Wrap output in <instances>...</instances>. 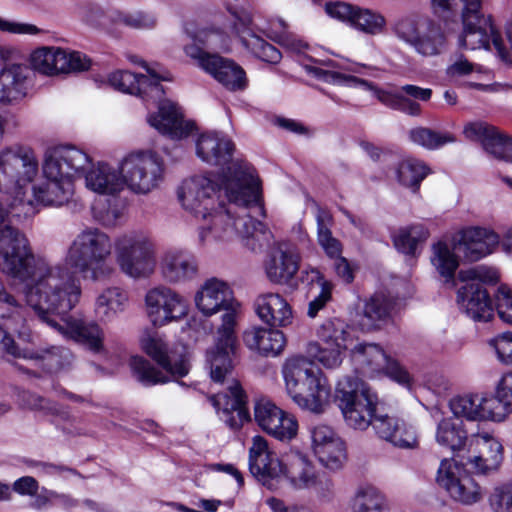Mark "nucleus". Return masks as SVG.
Here are the masks:
<instances>
[{
	"label": "nucleus",
	"instance_id": "f257e3e1",
	"mask_svg": "<svg viewBox=\"0 0 512 512\" xmlns=\"http://www.w3.org/2000/svg\"><path fill=\"white\" fill-rule=\"evenodd\" d=\"M82 287L78 279L61 266L50 271L23 288L25 305L39 321L65 338L71 339L94 353L104 350V331L95 321L65 318L80 302Z\"/></svg>",
	"mask_w": 512,
	"mask_h": 512
},
{
	"label": "nucleus",
	"instance_id": "f03ea898",
	"mask_svg": "<svg viewBox=\"0 0 512 512\" xmlns=\"http://www.w3.org/2000/svg\"><path fill=\"white\" fill-rule=\"evenodd\" d=\"M90 165L89 155L74 146L57 147L50 151L43 163L44 181L33 185L23 196L24 203L16 215H34L38 207H60L68 203L74 193V179L81 177Z\"/></svg>",
	"mask_w": 512,
	"mask_h": 512
},
{
	"label": "nucleus",
	"instance_id": "7ed1b4c3",
	"mask_svg": "<svg viewBox=\"0 0 512 512\" xmlns=\"http://www.w3.org/2000/svg\"><path fill=\"white\" fill-rule=\"evenodd\" d=\"M131 61L140 64L146 69L147 74H134L126 70H118L109 74L107 81L111 87L123 93L134 94L143 99L147 107L155 104L158 107L157 114L148 116V123L162 134L169 135L173 139L187 137L194 129V124L184 120L181 112L175 104L164 99V89L161 81H169L167 73H161L157 67H151L144 61H137L132 57Z\"/></svg>",
	"mask_w": 512,
	"mask_h": 512
},
{
	"label": "nucleus",
	"instance_id": "20e7f679",
	"mask_svg": "<svg viewBox=\"0 0 512 512\" xmlns=\"http://www.w3.org/2000/svg\"><path fill=\"white\" fill-rule=\"evenodd\" d=\"M234 145L218 133H204L196 143L198 157L211 165L228 166L220 174V186L230 203L240 207H254L264 215L259 178L254 168L245 161H231Z\"/></svg>",
	"mask_w": 512,
	"mask_h": 512
},
{
	"label": "nucleus",
	"instance_id": "39448f33",
	"mask_svg": "<svg viewBox=\"0 0 512 512\" xmlns=\"http://www.w3.org/2000/svg\"><path fill=\"white\" fill-rule=\"evenodd\" d=\"M24 198L8 194L0 200V270L22 281L33 282L53 268L46 258L32 253L25 235L14 223L31 215H16Z\"/></svg>",
	"mask_w": 512,
	"mask_h": 512
},
{
	"label": "nucleus",
	"instance_id": "423d86ee",
	"mask_svg": "<svg viewBox=\"0 0 512 512\" xmlns=\"http://www.w3.org/2000/svg\"><path fill=\"white\" fill-rule=\"evenodd\" d=\"M114 242L103 230L95 226L80 229L64 254V264H58L77 279L68 269L79 272L84 279L94 283L106 282L116 274L111 260Z\"/></svg>",
	"mask_w": 512,
	"mask_h": 512
},
{
	"label": "nucleus",
	"instance_id": "0eeeda50",
	"mask_svg": "<svg viewBox=\"0 0 512 512\" xmlns=\"http://www.w3.org/2000/svg\"><path fill=\"white\" fill-rule=\"evenodd\" d=\"M286 391L303 410L322 414L330 402L331 390L321 372L304 357L286 360L283 369Z\"/></svg>",
	"mask_w": 512,
	"mask_h": 512
},
{
	"label": "nucleus",
	"instance_id": "6e6552de",
	"mask_svg": "<svg viewBox=\"0 0 512 512\" xmlns=\"http://www.w3.org/2000/svg\"><path fill=\"white\" fill-rule=\"evenodd\" d=\"M232 211L226 208L223 202L210 210L209 215L199 228V242L207 245L212 242L231 241L236 237L243 239L255 238L257 241L266 239L268 233L266 226L249 215L234 218Z\"/></svg>",
	"mask_w": 512,
	"mask_h": 512
},
{
	"label": "nucleus",
	"instance_id": "1a4fd4ad",
	"mask_svg": "<svg viewBox=\"0 0 512 512\" xmlns=\"http://www.w3.org/2000/svg\"><path fill=\"white\" fill-rule=\"evenodd\" d=\"M115 260L120 271L138 280L151 277L157 266L153 241L143 232L130 231L115 238Z\"/></svg>",
	"mask_w": 512,
	"mask_h": 512
},
{
	"label": "nucleus",
	"instance_id": "9d476101",
	"mask_svg": "<svg viewBox=\"0 0 512 512\" xmlns=\"http://www.w3.org/2000/svg\"><path fill=\"white\" fill-rule=\"evenodd\" d=\"M392 31L398 40L423 57L440 55L447 46V37L440 23L415 14L398 18Z\"/></svg>",
	"mask_w": 512,
	"mask_h": 512
},
{
	"label": "nucleus",
	"instance_id": "9b49d317",
	"mask_svg": "<svg viewBox=\"0 0 512 512\" xmlns=\"http://www.w3.org/2000/svg\"><path fill=\"white\" fill-rule=\"evenodd\" d=\"M336 398L344 419L350 427L365 430L372 425L377 396L357 377L346 376L338 381Z\"/></svg>",
	"mask_w": 512,
	"mask_h": 512
},
{
	"label": "nucleus",
	"instance_id": "f8f14e48",
	"mask_svg": "<svg viewBox=\"0 0 512 512\" xmlns=\"http://www.w3.org/2000/svg\"><path fill=\"white\" fill-rule=\"evenodd\" d=\"M124 188L146 195L160 187L165 177L163 159L151 150L132 151L119 162Z\"/></svg>",
	"mask_w": 512,
	"mask_h": 512
},
{
	"label": "nucleus",
	"instance_id": "ddd939ff",
	"mask_svg": "<svg viewBox=\"0 0 512 512\" xmlns=\"http://www.w3.org/2000/svg\"><path fill=\"white\" fill-rule=\"evenodd\" d=\"M39 173L35 152L25 146H11L0 151V189L23 197L28 185Z\"/></svg>",
	"mask_w": 512,
	"mask_h": 512
},
{
	"label": "nucleus",
	"instance_id": "4468645a",
	"mask_svg": "<svg viewBox=\"0 0 512 512\" xmlns=\"http://www.w3.org/2000/svg\"><path fill=\"white\" fill-rule=\"evenodd\" d=\"M196 308L207 317L220 311L222 323L218 330L226 336L235 329L240 310V304L234 299L229 284L218 278H209L203 282L194 297Z\"/></svg>",
	"mask_w": 512,
	"mask_h": 512
},
{
	"label": "nucleus",
	"instance_id": "2eb2a0df",
	"mask_svg": "<svg viewBox=\"0 0 512 512\" xmlns=\"http://www.w3.org/2000/svg\"><path fill=\"white\" fill-rule=\"evenodd\" d=\"M317 342L308 345V353L327 369L338 368L343 354L354 344L349 326L340 319L325 321L317 330Z\"/></svg>",
	"mask_w": 512,
	"mask_h": 512
},
{
	"label": "nucleus",
	"instance_id": "dca6fc26",
	"mask_svg": "<svg viewBox=\"0 0 512 512\" xmlns=\"http://www.w3.org/2000/svg\"><path fill=\"white\" fill-rule=\"evenodd\" d=\"M458 279L465 282L457 292L460 309L475 321L487 322L493 317V307L482 282L491 281L484 267L461 270Z\"/></svg>",
	"mask_w": 512,
	"mask_h": 512
},
{
	"label": "nucleus",
	"instance_id": "f3484780",
	"mask_svg": "<svg viewBox=\"0 0 512 512\" xmlns=\"http://www.w3.org/2000/svg\"><path fill=\"white\" fill-rule=\"evenodd\" d=\"M283 478L293 489L312 491L322 499H329L334 492L332 480L319 472L313 462L299 452L285 455Z\"/></svg>",
	"mask_w": 512,
	"mask_h": 512
},
{
	"label": "nucleus",
	"instance_id": "a211bd4d",
	"mask_svg": "<svg viewBox=\"0 0 512 512\" xmlns=\"http://www.w3.org/2000/svg\"><path fill=\"white\" fill-rule=\"evenodd\" d=\"M436 481L459 504L471 506L483 498L482 487L462 465L453 459L441 461Z\"/></svg>",
	"mask_w": 512,
	"mask_h": 512
},
{
	"label": "nucleus",
	"instance_id": "6ab92c4d",
	"mask_svg": "<svg viewBox=\"0 0 512 512\" xmlns=\"http://www.w3.org/2000/svg\"><path fill=\"white\" fill-rule=\"evenodd\" d=\"M145 306L149 320L157 327L177 322L188 314L184 296L166 285L149 289L145 295Z\"/></svg>",
	"mask_w": 512,
	"mask_h": 512
},
{
	"label": "nucleus",
	"instance_id": "aec40b11",
	"mask_svg": "<svg viewBox=\"0 0 512 512\" xmlns=\"http://www.w3.org/2000/svg\"><path fill=\"white\" fill-rule=\"evenodd\" d=\"M351 360L363 373L375 375L385 373L400 384H408L410 376L408 372L391 359L384 350L376 344L358 343L351 346Z\"/></svg>",
	"mask_w": 512,
	"mask_h": 512
},
{
	"label": "nucleus",
	"instance_id": "412c9836",
	"mask_svg": "<svg viewBox=\"0 0 512 512\" xmlns=\"http://www.w3.org/2000/svg\"><path fill=\"white\" fill-rule=\"evenodd\" d=\"M182 208L198 219H206L220 203L216 184L206 176H194L182 182L177 190Z\"/></svg>",
	"mask_w": 512,
	"mask_h": 512
},
{
	"label": "nucleus",
	"instance_id": "4be33fe9",
	"mask_svg": "<svg viewBox=\"0 0 512 512\" xmlns=\"http://www.w3.org/2000/svg\"><path fill=\"white\" fill-rule=\"evenodd\" d=\"M248 460L251 474L264 486L275 489L283 478L285 455L279 458L269 446L268 441L256 435L252 438Z\"/></svg>",
	"mask_w": 512,
	"mask_h": 512
},
{
	"label": "nucleus",
	"instance_id": "5701e85b",
	"mask_svg": "<svg viewBox=\"0 0 512 512\" xmlns=\"http://www.w3.org/2000/svg\"><path fill=\"white\" fill-rule=\"evenodd\" d=\"M142 350L160 367L174 377H184L190 369L187 348L178 344L170 347L158 334H147L141 339Z\"/></svg>",
	"mask_w": 512,
	"mask_h": 512
},
{
	"label": "nucleus",
	"instance_id": "b1692460",
	"mask_svg": "<svg viewBox=\"0 0 512 512\" xmlns=\"http://www.w3.org/2000/svg\"><path fill=\"white\" fill-rule=\"evenodd\" d=\"M466 464L477 474L487 475L497 471L503 461L501 442L487 431L469 437Z\"/></svg>",
	"mask_w": 512,
	"mask_h": 512
},
{
	"label": "nucleus",
	"instance_id": "393cba45",
	"mask_svg": "<svg viewBox=\"0 0 512 512\" xmlns=\"http://www.w3.org/2000/svg\"><path fill=\"white\" fill-rule=\"evenodd\" d=\"M462 31L457 35V45L468 50L490 49L492 44L504 57L502 38L493 24L491 15L461 18Z\"/></svg>",
	"mask_w": 512,
	"mask_h": 512
},
{
	"label": "nucleus",
	"instance_id": "a878e982",
	"mask_svg": "<svg viewBox=\"0 0 512 512\" xmlns=\"http://www.w3.org/2000/svg\"><path fill=\"white\" fill-rule=\"evenodd\" d=\"M199 262L188 250L169 248L158 262L161 279L170 285H182L194 281L199 276Z\"/></svg>",
	"mask_w": 512,
	"mask_h": 512
},
{
	"label": "nucleus",
	"instance_id": "bb28decb",
	"mask_svg": "<svg viewBox=\"0 0 512 512\" xmlns=\"http://www.w3.org/2000/svg\"><path fill=\"white\" fill-rule=\"evenodd\" d=\"M311 449L325 467L340 469L346 460V447L341 437L329 425L318 423L309 429Z\"/></svg>",
	"mask_w": 512,
	"mask_h": 512
},
{
	"label": "nucleus",
	"instance_id": "cd10ccee",
	"mask_svg": "<svg viewBox=\"0 0 512 512\" xmlns=\"http://www.w3.org/2000/svg\"><path fill=\"white\" fill-rule=\"evenodd\" d=\"M69 354L68 350L57 346L21 349L13 336L0 326V357L9 355L13 358L32 360L42 363L49 370H56L63 367L64 360Z\"/></svg>",
	"mask_w": 512,
	"mask_h": 512
},
{
	"label": "nucleus",
	"instance_id": "c85d7f7f",
	"mask_svg": "<svg viewBox=\"0 0 512 512\" xmlns=\"http://www.w3.org/2000/svg\"><path fill=\"white\" fill-rule=\"evenodd\" d=\"M454 249L469 262H475L492 253L499 243V236L492 230L469 227L454 237Z\"/></svg>",
	"mask_w": 512,
	"mask_h": 512
},
{
	"label": "nucleus",
	"instance_id": "c756f323",
	"mask_svg": "<svg viewBox=\"0 0 512 512\" xmlns=\"http://www.w3.org/2000/svg\"><path fill=\"white\" fill-rule=\"evenodd\" d=\"M217 334L216 344L206 352V368L209 370L210 378L214 383L227 381L231 386L232 381H236L232 378L233 363L231 358L236 340L235 329H232L229 337L220 330L217 331Z\"/></svg>",
	"mask_w": 512,
	"mask_h": 512
},
{
	"label": "nucleus",
	"instance_id": "7c9ffc66",
	"mask_svg": "<svg viewBox=\"0 0 512 512\" xmlns=\"http://www.w3.org/2000/svg\"><path fill=\"white\" fill-rule=\"evenodd\" d=\"M463 133L467 139L480 142L494 158L512 163V138L495 127L484 122H471L465 125Z\"/></svg>",
	"mask_w": 512,
	"mask_h": 512
},
{
	"label": "nucleus",
	"instance_id": "2f4dec72",
	"mask_svg": "<svg viewBox=\"0 0 512 512\" xmlns=\"http://www.w3.org/2000/svg\"><path fill=\"white\" fill-rule=\"evenodd\" d=\"M226 392L212 396L211 401L218 411L222 412V420L232 429L238 430L250 419L245 406V395L238 381H232Z\"/></svg>",
	"mask_w": 512,
	"mask_h": 512
},
{
	"label": "nucleus",
	"instance_id": "473e14b6",
	"mask_svg": "<svg viewBox=\"0 0 512 512\" xmlns=\"http://www.w3.org/2000/svg\"><path fill=\"white\" fill-rule=\"evenodd\" d=\"M300 260V253L294 244L278 243L266 265L268 279L276 284H287L298 272Z\"/></svg>",
	"mask_w": 512,
	"mask_h": 512
},
{
	"label": "nucleus",
	"instance_id": "72a5a7b5",
	"mask_svg": "<svg viewBox=\"0 0 512 512\" xmlns=\"http://www.w3.org/2000/svg\"><path fill=\"white\" fill-rule=\"evenodd\" d=\"M371 426L380 439L395 447L411 449L417 445L414 428L396 416L388 414L374 415Z\"/></svg>",
	"mask_w": 512,
	"mask_h": 512
},
{
	"label": "nucleus",
	"instance_id": "f704fd0d",
	"mask_svg": "<svg viewBox=\"0 0 512 512\" xmlns=\"http://www.w3.org/2000/svg\"><path fill=\"white\" fill-rule=\"evenodd\" d=\"M28 67L12 64L0 71V102L13 104L27 96L30 88Z\"/></svg>",
	"mask_w": 512,
	"mask_h": 512
},
{
	"label": "nucleus",
	"instance_id": "c9c22d12",
	"mask_svg": "<svg viewBox=\"0 0 512 512\" xmlns=\"http://www.w3.org/2000/svg\"><path fill=\"white\" fill-rule=\"evenodd\" d=\"M258 317L271 327H286L293 322V311L287 300L277 293H266L255 301Z\"/></svg>",
	"mask_w": 512,
	"mask_h": 512
},
{
	"label": "nucleus",
	"instance_id": "e433bc0d",
	"mask_svg": "<svg viewBox=\"0 0 512 512\" xmlns=\"http://www.w3.org/2000/svg\"><path fill=\"white\" fill-rule=\"evenodd\" d=\"M86 168L82 176H85L86 187L93 192L104 195H114L124 189L121 170L107 163L99 162L89 170Z\"/></svg>",
	"mask_w": 512,
	"mask_h": 512
},
{
	"label": "nucleus",
	"instance_id": "4c0bfd02",
	"mask_svg": "<svg viewBox=\"0 0 512 512\" xmlns=\"http://www.w3.org/2000/svg\"><path fill=\"white\" fill-rule=\"evenodd\" d=\"M205 71L230 91H240L247 87L244 69L232 59L217 54L206 62Z\"/></svg>",
	"mask_w": 512,
	"mask_h": 512
},
{
	"label": "nucleus",
	"instance_id": "58836bf2",
	"mask_svg": "<svg viewBox=\"0 0 512 512\" xmlns=\"http://www.w3.org/2000/svg\"><path fill=\"white\" fill-rule=\"evenodd\" d=\"M243 341L247 348L264 356H277L283 351L286 343L281 331L260 326L245 330Z\"/></svg>",
	"mask_w": 512,
	"mask_h": 512
},
{
	"label": "nucleus",
	"instance_id": "ea45409f",
	"mask_svg": "<svg viewBox=\"0 0 512 512\" xmlns=\"http://www.w3.org/2000/svg\"><path fill=\"white\" fill-rule=\"evenodd\" d=\"M251 23L249 16L238 18V22L234 24V29L241 37L242 44L251 51V53L262 61L276 64L281 60L280 51L273 45L266 42L254 33L248 32V26Z\"/></svg>",
	"mask_w": 512,
	"mask_h": 512
},
{
	"label": "nucleus",
	"instance_id": "a19ab883",
	"mask_svg": "<svg viewBox=\"0 0 512 512\" xmlns=\"http://www.w3.org/2000/svg\"><path fill=\"white\" fill-rule=\"evenodd\" d=\"M128 299V293L124 289L118 286L107 287L97 295L94 312L101 321H112L125 311Z\"/></svg>",
	"mask_w": 512,
	"mask_h": 512
},
{
	"label": "nucleus",
	"instance_id": "79ce46f5",
	"mask_svg": "<svg viewBox=\"0 0 512 512\" xmlns=\"http://www.w3.org/2000/svg\"><path fill=\"white\" fill-rule=\"evenodd\" d=\"M220 48L228 50V40L217 33H200L197 35L191 44L184 47L185 54L196 60L198 65L205 70L206 62L216 57L215 53H208L205 49Z\"/></svg>",
	"mask_w": 512,
	"mask_h": 512
},
{
	"label": "nucleus",
	"instance_id": "37998d69",
	"mask_svg": "<svg viewBox=\"0 0 512 512\" xmlns=\"http://www.w3.org/2000/svg\"><path fill=\"white\" fill-rule=\"evenodd\" d=\"M65 55L63 48L57 46H42L30 54L32 69L45 76L62 75V65Z\"/></svg>",
	"mask_w": 512,
	"mask_h": 512
},
{
	"label": "nucleus",
	"instance_id": "c03bdc74",
	"mask_svg": "<svg viewBox=\"0 0 512 512\" xmlns=\"http://www.w3.org/2000/svg\"><path fill=\"white\" fill-rule=\"evenodd\" d=\"M469 437L459 419L445 418L437 426L436 441L454 452L468 448Z\"/></svg>",
	"mask_w": 512,
	"mask_h": 512
},
{
	"label": "nucleus",
	"instance_id": "a18cd8bd",
	"mask_svg": "<svg viewBox=\"0 0 512 512\" xmlns=\"http://www.w3.org/2000/svg\"><path fill=\"white\" fill-rule=\"evenodd\" d=\"M454 249V239L452 244L439 241L432 247L431 263L437 272L447 280L454 278L455 271L459 266V259Z\"/></svg>",
	"mask_w": 512,
	"mask_h": 512
},
{
	"label": "nucleus",
	"instance_id": "49530a36",
	"mask_svg": "<svg viewBox=\"0 0 512 512\" xmlns=\"http://www.w3.org/2000/svg\"><path fill=\"white\" fill-rule=\"evenodd\" d=\"M354 512H389L386 497L375 487H360L352 500Z\"/></svg>",
	"mask_w": 512,
	"mask_h": 512
},
{
	"label": "nucleus",
	"instance_id": "de8ad7c7",
	"mask_svg": "<svg viewBox=\"0 0 512 512\" xmlns=\"http://www.w3.org/2000/svg\"><path fill=\"white\" fill-rule=\"evenodd\" d=\"M393 308L392 301L382 295L376 294L365 302L362 315V325L367 328H374L379 322L386 321L391 316Z\"/></svg>",
	"mask_w": 512,
	"mask_h": 512
},
{
	"label": "nucleus",
	"instance_id": "09e8293b",
	"mask_svg": "<svg viewBox=\"0 0 512 512\" xmlns=\"http://www.w3.org/2000/svg\"><path fill=\"white\" fill-rule=\"evenodd\" d=\"M430 173L429 167L415 158H406L399 162L396 175L399 183L416 191L420 183Z\"/></svg>",
	"mask_w": 512,
	"mask_h": 512
},
{
	"label": "nucleus",
	"instance_id": "8fccbe9b",
	"mask_svg": "<svg viewBox=\"0 0 512 512\" xmlns=\"http://www.w3.org/2000/svg\"><path fill=\"white\" fill-rule=\"evenodd\" d=\"M351 26L364 34L376 36L385 32L387 21L385 16L376 10L357 6Z\"/></svg>",
	"mask_w": 512,
	"mask_h": 512
},
{
	"label": "nucleus",
	"instance_id": "3c124183",
	"mask_svg": "<svg viewBox=\"0 0 512 512\" xmlns=\"http://www.w3.org/2000/svg\"><path fill=\"white\" fill-rule=\"evenodd\" d=\"M480 421L490 420L494 422H502L511 413V405L500 395V389L496 386L494 396H480Z\"/></svg>",
	"mask_w": 512,
	"mask_h": 512
},
{
	"label": "nucleus",
	"instance_id": "603ef678",
	"mask_svg": "<svg viewBox=\"0 0 512 512\" xmlns=\"http://www.w3.org/2000/svg\"><path fill=\"white\" fill-rule=\"evenodd\" d=\"M429 236L428 230L422 225L401 228L394 236V246L402 253L414 255L417 245Z\"/></svg>",
	"mask_w": 512,
	"mask_h": 512
},
{
	"label": "nucleus",
	"instance_id": "864d4df0",
	"mask_svg": "<svg viewBox=\"0 0 512 512\" xmlns=\"http://www.w3.org/2000/svg\"><path fill=\"white\" fill-rule=\"evenodd\" d=\"M409 139L428 150L438 149L446 144L456 141L453 134L436 132L426 127H416L409 131Z\"/></svg>",
	"mask_w": 512,
	"mask_h": 512
},
{
	"label": "nucleus",
	"instance_id": "5fc2aeb1",
	"mask_svg": "<svg viewBox=\"0 0 512 512\" xmlns=\"http://www.w3.org/2000/svg\"><path fill=\"white\" fill-rule=\"evenodd\" d=\"M130 367L134 376L146 386L166 383L169 380L167 376L141 356L131 357Z\"/></svg>",
	"mask_w": 512,
	"mask_h": 512
},
{
	"label": "nucleus",
	"instance_id": "6e6d98bb",
	"mask_svg": "<svg viewBox=\"0 0 512 512\" xmlns=\"http://www.w3.org/2000/svg\"><path fill=\"white\" fill-rule=\"evenodd\" d=\"M375 95L381 103L392 109L401 111L410 116L421 115L422 110L420 104L404 97L401 93V89L396 93L375 89Z\"/></svg>",
	"mask_w": 512,
	"mask_h": 512
},
{
	"label": "nucleus",
	"instance_id": "4d7b16f0",
	"mask_svg": "<svg viewBox=\"0 0 512 512\" xmlns=\"http://www.w3.org/2000/svg\"><path fill=\"white\" fill-rule=\"evenodd\" d=\"M480 396L464 395L450 400L449 406L453 415L470 421H480Z\"/></svg>",
	"mask_w": 512,
	"mask_h": 512
},
{
	"label": "nucleus",
	"instance_id": "13d9d810",
	"mask_svg": "<svg viewBox=\"0 0 512 512\" xmlns=\"http://www.w3.org/2000/svg\"><path fill=\"white\" fill-rule=\"evenodd\" d=\"M316 220L317 240L319 245L323 248L328 257H338L339 255H341L342 246L340 242L332 236V233L328 227V215L324 212H319Z\"/></svg>",
	"mask_w": 512,
	"mask_h": 512
},
{
	"label": "nucleus",
	"instance_id": "bf43d9fd",
	"mask_svg": "<svg viewBox=\"0 0 512 512\" xmlns=\"http://www.w3.org/2000/svg\"><path fill=\"white\" fill-rule=\"evenodd\" d=\"M488 502L493 512H512V480L495 485Z\"/></svg>",
	"mask_w": 512,
	"mask_h": 512
},
{
	"label": "nucleus",
	"instance_id": "052dcab7",
	"mask_svg": "<svg viewBox=\"0 0 512 512\" xmlns=\"http://www.w3.org/2000/svg\"><path fill=\"white\" fill-rule=\"evenodd\" d=\"M281 411L282 409L271 401L262 399L255 404L254 418L261 429L268 433L269 430L276 427L274 422H277V417L280 415Z\"/></svg>",
	"mask_w": 512,
	"mask_h": 512
},
{
	"label": "nucleus",
	"instance_id": "680f3d73",
	"mask_svg": "<svg viewBox=\"0 0 512 512\" xmlns=\"http://www.w3.org/2000/svg\"><path fill=\"white\" fill-rule=\"evenodd\" d=\"M276 421L274 422L276 427L269 430V435L282 441L291 440L297 435L298 422L292 414L282 410Z\"/></svg>",
	"mask_w": 512,
	"mask_h": 512
},
{
	"label": "nucleus",
	"instance_id": "e2e57ef3",
	"mask_svg": "<svg viewBox=\"0 0 512 512\" xmlns=\"http://www.w3.org/2000/svg\"><path fill=\"white\" fill-rule=\"evenodd\" d=\"M63 54L65 59L62 65V75L85 72L91 68L92 60L86 54L64 48Z\"/></svg>",
	"mask_w": 512,
	"mask_h": 512
},
{
	"label": "nucleus",
	"instance_id": "0e129e2a",
	"mask_svg": "<svg viewBox=\"0 0 512 512\" xmlns=\"http://www.w3.org/2000/svg\"><path fill=\"white\" fill-rule=\"evenodd\" d=\"M488 345L495 351L497 359L506 365H512V331L498 334L488 340Z\"/></svg>",
	"mask_w": 512,
	"mask_h": 512
},
{
	"label": "nucleus",
	"instance_id": "69168bd1",
	"mask_svg": "<svg viewBox=\"0 0 512 512\" xmlns=\"http://www.w3.org/2000/svg\"><path fill=\"white\" fill-rule=\"evenodd\" d=\"M496 309L502 321L512 324V289L510 287L502 285L498 288Z\"/></svg>",
	"mask_w": 512,
	"mask_h": 512
},
{
	"label": "nucleus",
	"instance_id": "338daca9",
	"mask_svg": "<svg viewBox=\"0 0 512 512\" xmlns=\"http://www.w3.org/2000/svg\"><path fill=\"white\" fill-rule=\"evenodd\" d=\"M311 71L319 78L324 80L332 79L334 81L346 83L348 86H359L364 89L371 90L373 89L372 84L364 79H360L358 77L352 75H345L336 72H328L319 68H313Z\"/></svg>",
	"mask_w": 512,
	"mask_h": 512
},
{
	"label": "nucleus",
	"instance_id": "774afa93",
	"mask_svg": "<svg viewBox=\"0 0 512 512\" xmlns=\"http://www.w3.org/2000/svg\"><path fill=\"white\" fill-rule=\"evenodd\" d=\"M357 6L345 2H331L325 5L326 13L334 19L351 26Z\"/></svg>",
	"mask_w": 512,
	"mask_h": 512
}]
</instances>
